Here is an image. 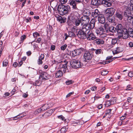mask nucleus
Masks as SVG:
<instances>
[{
  "mask_svg": "<svg viewBox=\"0 0 133 133\" xmlns=\"http://www.w3.org/2000/svg\"><path fill=\"white\" fill-rule=\"evenodd\" d=\"M57 10L60 15H64L70 11V8L69 5L65 6L62 4L58 6Z\"/></svg>",
  "mask_w": 133,
  "mask_h": 133,
  "instance_id": "obj_1",
  "label": "nucleus"
},
{
  "mask_svg": "<svg viewBox=\"0 0 133 133\" xmlns=\"http://www.w3.org/2000/svg\"><path fill=\"white\" fill-rule=\"evenodd\" d=\"M71 65L73 68H77L81 67L82 65V63L79 61L75 59L72 60L71 62Z\"/></svg>",
  "mask_w": 133,
  "mask_h": 133,
  "instance_id": "obj_2",
  "label": "nucleus"
},
{
  "mask_svg": "<svg viewBox=\"0 0 133 133\" xmlns=\"http://www.w3.org/2000/svg\"><path fill=\"white\" fill-rule=\"evenodd\" d=\"M39 72L41 73L39 78L40 81H42L43 79L46 80L49 78L50 76L46 72H43L41 70H40Z\"/></svg>",
  "mask_w": 133,
  "mask_h": 133,
  "instance_id": "obj_3",
  "label": "nucleus"
},
{
  "mask_svg": "<svg viewBox=\"0 0 133 133\" xmlns=\"http://www.w3.org/2000/svg\"><path fill=\"white\" fill-rule=\"evenodd\" d=\"M82 29V30L87 34H88L90 32L91 29L92 28L90 26V25L88 24L83 25Z\"/></svg>",
  "mask_w": 133,
  "mask_h": 133,
  "instance_id": "obj_4",
  "label": "nucleus"
},
{
  "mask_svg": "<svg viewBox=\"0 0 133 133\" xmlns=\"http://www.w3.org/2000/svg\"><path fill=\"white\" fill-rule=\"evenodd\" d=\"M84 50V49L80 48L77 49L72 51V56L74 57L75 56L80 54Z\"/></svg>",
  "mask_w": 133,
  "mask_h": 133,
  "instance_id": "obj_5",
  "label": "nucleus"
},
{
  "mask_svg": "<svg viewBox=\"0 0 133 133\" xmlns=\"http://www.w3.org/2000/svg\"><path fill=\"white\" fill-rule=\"evenodd\" d=\"M81 21V26L83 24H88V23L90 21L89 17H87L83 16L80 18Z\"/></svg>",
  "mask_w": 133,
  "mask_h": 133,
  "instance_id": "obj_6",
  "label": "nucleus"
},
{
  "mask_svg": "<svg viewBox=\"0 0 133 133\" xmlns=\"http://www.w3.org/2000/svg\"><path fill=\"white\" fill-rule=\"evenodd\" d=\"M115 11V9L113 8H108L105 10V14L107 16L112 15Z\"/></svg>",
  "mask_w": 133,
  "mask_h": 133,
  "instance_id": "obj_7",
  "label": "nucleus"
},
{
  "mask_svg": "<svg viewBox=\"0 0 133 133\" xmlns=\"http://www.w3.org/2000/svg\"><path fill=\"white\" fill-rule=\"evenodd\" d=\"M96 33L98 35L101 36L105 35V34L104 33L105 31L103 26H100L99 28H97L95 31Z\"/></svg>",
  "mask_w": 133,
  "mask_h": 133,
  "instance_id": "obj_8",
  "label": "nucleus"
},
{
  "mask_svg": "<svg viewBox=\"0 0 133 133\" xmlns=\"http://www.w3.org/2000/svg\"><path fill=\"white\" fill-rule=\"evenodd\" d=\"M93 56V55L88 51L86 52L84 55V57L86 61L91 60Z\"/></svg>",
  "mask_w": 133,
  "mask_h": 133,
  "instance_id": "obj_9",
  "label": "nucleus"
},
{
  "mask_svg": "<svg viewBox=\"0 0 133 133\" xmlns=\"http://www.w3.org/2000/svg\"><path fill=\"white\" fill-rule=\"evenodd\" d=\"M77 36L80 39H84L86 38L87 34L82 30H80L77 34Z\"/></svg>",
  "mask_w": 133,
  "mask_h": 133,
  "instance_id": "obj_10",
  "label": "nucleus"
},
{
  "mask_svg": "<svg viewBox=\"0 0 133 133\" xmlns=\"http://www.w3.org/2000/svg\"><path fill=\"white\" fill-rule=\"evenodd\" d=\"M100 14L98 10L96 9L93 11L91 13V16L94 18H97Z\"/></svg>",
  "mask_w": 133,
  "mask_h": 133,
  "instance_id": "obj_11",
  "label": "nucleus"
},
{
  "mask_svg": "<svg viewBox=\"0 0 133 133\" xmlns=\"http://www.w3.org/2000/svg\"><path fill=\"white\" fill-rule=\"evenodd\" d=\"M116 17L120 20H122L123 17V13L119 9H118L116 13Z\"/></svg>",
  "mask_w": 133,
  "mask_h": 133,
  "instance_id": "obj_12",
  "label": "nucleus"
},
{
  "mask_svg": "<svg viewBox=\"0 0 133 133\" xmlns=\"http://www.w3.org/2000/svg\"><path fill=\"white\" fill-rule=\"evenodd\" d=\"M86 35V38L89 41H91L94 40L96 38L95 36L92 33H90Z\"/></svg>",
  "mask_w": 133,
  "mask_h": 133,
  "instance_id": "obj_13",
  "label": "nucleus"
},
{
  "mask_svg": "<svg viewBox=\"0 0 133 133\" xmlns=\"http://www.w3.org/2000/svg\"><path fill=\"white\" fill-rule=\"evenodd\" d=\"M54 109V110L52 109H50L48 110L42 115V116L45 118H46L49 116H50L53 112L55 110V109Z\"/></svg>",
  "mask_w": 133,
  "mask_h": 133,
  "instance_id": "obj_14",
  "label": "nucleus"
},
{
  "mask_svg": "<svg viewBox=\"0 0 133 133\" xmlns=\"http://www.w3.org/2000/svg\"><path fill=\"white\" fill-rule=\"evenodd\" d=\"M116 31L117 30L118 34H121L123 31L124 29L121 24H118L116 26Z\"/></svg>",
  "mask_w": 133,
  "mask_h": 133,
  "instance_id": "obj_15",
  "label": "nucleus"
},
{
  "mask_svg": "<svg viewBox=\"0 0 133 133\" xmlns=\"http://www.w3.org/2000/svg\"><path fill=\"white\" fill-rule=\"evenodd\" d=\"M56 17L57 18V21L61 23H64L66 21V19L65 18H63L61 16L58 15H56Z\"/></svg>",
  "mask_w": 133,
  "mask_h": 133,
  "instance_id": "obj_16",
  "label": "nucleus"
},
{
  "mask_svg": "<svg viewBox=\"0 0 133 133\" xmlns=\"http://www.w3.org/2000/svg\"><path fill=\"white\" fill-rule=\"evenodd\" d=\"M98 19L99 23H104L105 21V18L104 15L102 14H100L98 17Z\"/></svg>",
  "mask_w": 133,
  "mask_h": 133,
  "instance_id": "obj_17",
  "label": "nucleus"
},
{
  "mask_svg": "<svg viewBox=\"0 0 133 133\" xmlns=\"http://www.w3.org/2000/svg\"><path fill=\"white\" fill-rule=\"evenodd\" d=\"M121 34H122V36L123 38L124 39H127L129 35L128 33L127 30L124 28L122 32L121 33Z\"/></svg>",
  "mask_w": 133,
  "mask_h": 133,
  "instance_id": "obj_18",
  "label": "nucleus"
},
{
  "mask_svg": "<svg viewBox=\"0 0 133 133\" xmlns=\"http://www.w3.org/2000/svg\"><path fill=\"white\" fill-rule=\"evenodd\" d=\"M53 105V104L51 105L50 103L48 104H45L41 108H42V110L43 111L47 109H48L50 107L52 106Z\"/></svg>",
  "mask_w": 133,
  "mask_h": 133,
  "instance_id": "obj_19",
  "label": "nucleus"
},
{
  "mask_svg": "<svg viewBox=\"0 0 133 133\" xmlns=\"http://www.w3.org/2000/svg\"><path fill=\"white\" fill-rule=\"evenodd\" d=\"M123 51V49L120 47L114 49L112 52L114 54H115L119 53Z\"/></svg>",
  "mask_w": 133,
  "mask_h": 133,
  "instance_id": "obj_20",
  "label": "nucleus"
},
{
  "mask_svg": "<svg viewBox=\"0 0 133 133\" xmlns=\"http://www.w3.org/2000/svg\"><path fill=\"white\" fill-rule=\"evenodd\" d=\"M75 14L76 15L74 16H72L71 15L69 17L70 20H71L73 23L75 22V21L76 19H77L76 18V16H77V17L78 18V16L79 15V14L77 12H75Z\"/></svg>",
  "mask_w": 133,
  "mask_h": 133,
  "instance_id": "obj_21",
  "label": "nucleus"
},
{
  "mask_svg": "<svg viewBox=\"0 0 133 133\" xmlns=\"http://www.w3.org/2000/svg\"><path fill=\"white\" fill-rule=\"evenodd\" d=\"M107 19L109 22L114 23L115 21V17L113 15L108 16Z\"/></svg>",
  "mask_w": 133,
  "mask_h": 133,
  "instance_id": "obj_22",
  "label": "nucleus"
},
{
  "mask_svg": "<svg viewBox=\"0 0 133 133\" xmlns=\"http://www.w3.org/2000/svg\"><path fill=\"white\" fill-rule=\"evenodd\" d=\"M44 54H42L39 57V59L37 61L38 64H42L43 63L42 60H43L44 58Z\"/></svg>",
  "mask_w": 133,
  "mask_h": 133,
  "instance_id": "obj_23",
  "label": "nucleus"
},
{
  "mask_svg": "<svg viewBox=\"0 0 133 133\" xmlns=\"http://www.w3.org/2000/svg\"><path fill=\"white\" fill-rule=\"evenodd\" d=\"M91 51H95L96 54L97 55H98L101 54V53H103L102 50L101 49H96L94 48H91Z\"/></svg>",
  "mask_w": 133,
  "mask_h": 133,
  "instance_id": "obj_24",
  "label": "nucleus"
},
{
  "mask_svg": "<svg viewBox=\"0 0 133 133\" xmlns=\"http://www.w3.org/2000/svg\"><path fill=\"white\" fill-rule=\"evenodd\" d=\"M101 2L100 0H92L91 3L93 5L98 6L100 4Z\"/></svg>",
  "mask_w": 133,
  "mask_h": 133,
  "instance_id": "obj_25",
  "label": "nucleus"
},
{
  "mask_svg": "<svg viewBox=\"0 0 133 133\" xmlns=\"http://www.w3.org/2000/svg\"><path fill=\"white\" fill-rule=\"evenodd\" d=\"M63 73L61 70H59L55 74V77L59 78L61 77L63 75Z\"/></svg>",
  "mask_w": 133,
  "mask_h": 133,
  "instance_id": "obj_26",
  "label": "nucleus"
},
{
  "mask_svg": "<svg viewBox=\"0 0 133 133\" xmlns=\"http://www.w3.org/2000/svg\"><path fill=\"white\" fill-rule=\"evenodd\" d=\"M95 20L94 18H93L91 20L90 23L89 25H90V26L92 28V29H93L95 26Z\"/></svg>",
  "mask_w": 133,
  "mask_h": 133,
  "instance_id": "obj_27",
  "label": "nucleus"
},
{
  "mask_svg": "<svg viewBox=\"0 0 133 133\" xmlns=\"http://www.w3.org/2000/svg\"><path fill=\"white\" fill-rule=\"evenodd\" d=\"M65 63L63 64L62 65V67L61 68L63 69V71L64 73H65L66 71V70H68L67 69V63L68 62L66 63L65 62Z\"/></svg>",
  "mask_w": 133,
  "mask_h": 133,
  "instance_id": "obj_28",
  "label": "nucleus"
},
{
  "mask_svg": "<svg viewBox=\"0 0 133 133\" xmlns=\"http://www.w3.org/2000/svg\"><path fill=\"white\" fill-rule=\"evenodd\" d=\"M124 16L126 17L131 15V10H125L124 12Z\"/></svg>",
  "mask_w": 133,
  "mask_h": 133,
  "instance_id": "obj_29",
  "label": "nucleus"
},
{
  "mask_svg": "<svg viewBox=\"0 0 133 133\" xmlns=\"http://www.w3.org/2000/svg\"><path fill=\"white\" fill-rule=\"evenodd\" d=\"M95 42L96 44L98 45H101L103 44L104 43V41L102 39H97L95 40Z\"/></svg>",
  "mask_w": 133,
  "mask_h": 133,
  "instance_id": "obj_30",
  "label": "nucleus"
},
{
  "mask_svg": "<svg viewBox=\"0 0 133 133\" xmlns=\"http://www.w3.org/2000/svg\"><path fill=\"white\" fill-rule=\"evenodd\" d=\"M81 19L77 18V19L76 20L75 22L73 23L75 24L76 26H79V25H81Z\"/></svg>",
  "mask_w": 133,
  "mask_h": 133,
  "instance_id": "obj_31",
  "label": "nucleus"
},
{
  "mask_svg": "<svg viewBox=\"0 0 133 133\" xmlns=\"http://www.w3.org/2000/svg\"><path fill=\"white\" fill-rule=\"evenodd\" d=\"M70 4L72 6V7L74 9H77L76 6V2L74 0H72L71 1L70 3Z\"/></svg>",
  "mask_w": 133,
  "mask_h": 133,
  "instance_id": "obj_32",
  "label": "nucleus"
},
{
  "mask_svg": "<svg viewBox=\"0 0 133 133\" xmlns=\"http://www.w3.org/2000/svg\"><path fill=\"white\" fill-rule=\"evenodd\" d=\"M127 20L129 23H133V16H132L131 15L127 17Z\"/></svg>",
  "mask_w": 133,
  "mask_h": 133,
  "instance_id": "obj_33",
  "label": "nucleus"
},
{
  "mask_svg": "<svg viewBox=\"0 0 133 133\" xmlns=\"http://www.w3.org/2000/svg\"><path fill=\"white\" fill-rule=\"evenodd\" d=\"M108 31L114 33L115 32V31H116V28H114L112 26H111L109 27Z\"/></svg>",
  "mask_w": 133,
  "mask_h": 133,
  "instance_id": "obj_34",
  "label": "nucleus"
},
{
  "mask_svg": "<svg viewBox=\"0 0 133 133\" xmlns=\"http://www.w3.org/2000/svg\"><path fill=\"white\" fill-rule=\"evenodd\" d=\"M83 16L87 17H89L91 15V13L89 10L84 11L83 12Z\"/></svg>",
  "mask_w": 133,
  "mask_h": 133,
  "instance_id": "obj_35",
  "label": "nucleus"
},
{
  "mask_svg": "<svg viewBox=\"0 0 133 133\" xmlns=\"http://www.w3.org/2000/svg\"><path fill=\"white\" fill-rule=\"evenodd\" d=\"M68 129V127H64L61 129V131L62 133H64Z\"/></svg>",
  "mask_w": 133,
  "mask_h": 133,
  "instance_id": "obj_36",
  "label": "nucleus"
},
{
  "mask_svg": "<svg viewBox=\"0 0 133 133\" xmlns=\"http://www.w3.org/2000/svg\"><path fill=\"white\" fill-rule=\"evenodd\" d=\"M109 27V25L108 24H106L104 25L103 27L105 29H104L105 32L108 31Z\"/></svg>",
  "mask_w": 133,
  "mask_h": 133,
  "instance_id": "obj_37",
  "label": "nucleus"
},
{
  "mask_svg": "<svg viewBox=\"0 0 133 133\" xmlns=\"http://www.w3.org/2000/svg\"><path fill=\"white\" fill-rule=\"evenodd\" d=\"M110 41L111 42L112 44L114 45L117 42V39L116 38H115L112 39H110Z\"/></svg>",
  "mask_w": 133,
  "mask_h": 133,
  "instance_id": "obj_38",
  "label": "nucleus"
},
{
  "mask_svg": "<svg viewBox=\"0 0 133 133\" xmlns=\"http://www.w3.org/2000/svg\"><path fill=\"white\" fill-rule=\"evenodd\" d=\"M8 61L7 59L4 60L3 62V67L6 66L8 65Z\"/></svg>",
  "mask_w": 133,
  "mask_h": 133,
  "instance_id": "obj_39",
  "label": "nucleus"
},
{
  "mask_svg": "<svg viewBox=\"0 0 133 133\" xmlns=\"http://www.w3.org/2000/svg\"><path fill=\"white\" fill-rule=\"evenodd\" d=\"M42 110V108H38L34 111V114L35 115L37 114L40 112Z\"/></svg>",
  "mask_w": 133,
  "mask_h": 133,
  "instance_id": "obj_40",
  "label": "nucleus"
},
{
  "mask_svg": "<svg viewBox=\"0 0 133 133\" xmlns=\"http://www.w3.org/2000/svg\"><path fill=\"white\" fill-rule=\"evenodd\" d=\"M108 71L105 70H104L101 72L102 75L103 76H105L107 75L108 73Z\"/></svg>",
  "mask_w": 133,
  "mask_h": 133,
  "instance_id": "obj_41",
  "label": "nucleus"
},
{
  "mask_svg": "<svg viewBox=\"0 0 133 133\" xmlns=\"http://www.w3.org/2000/svg\"><path fill=\"white\" fill-rule=\"evenodd\" d=\"M33 35L34 38H37L38 36H39V34L37 32H36L33 33Z\"/></svg>",
  "mask_w": 133,
  "mask_h": 133,
  "instance_id": "obj_42",
  "label": "nucleus"
},
{
  "mask_svg": "<svg viewBox=\"0 0 133 133\" xmlns=\"http://www.w3.org/2000/svg\"><path fill=\"white\" fill-rule=\"evenodd\" d=\"M76 26H74L71 29V30L74 33H76L77 32V30Z\"/></svg>",
  "mask_w": 133,
  "mask_h": 133,
  "instance_id": "obj_43",
  "label": "nucleus"
},
{
  "mask_svg": "<svg viewBox=\"0 0 133 133\" xmlns=\"http://www.w3.org/2000/svg\"><path fill=\"white\" fill-rule=\"evenodd\" d=\"M75 35V34L73 32L71 31L68 32V36L70 37H72L74 36Z\"/></svg>",
  "mask_w": 133,
  "mask_h": 133,
  "instance_id": "obj_44",
  "label": "nucleus"
},
{
  "mask_svg": "<svg viewBox=\"0 0 133 133\" xmlns=\"http://www.w3.org/2000/svg\"><path fill=\"white\" fill-rule=\"evenodd\" d=\"M67 46V45L66 44L61 46V50H65Z\"/></svg>",
  "mask_w": 133,
  "mask_h": 133,
  "instance_id": "obj_45",
  "label": "nucleus"
},
{
  "mask_svg": "<svg viewBox=\"0 0 133 133\" xmlns=\"http://www.w3.org/2000/svg\"><path fill=\"white\" fill-rule=\"evenodd\" d=\"M112 104H114L116 103L115 99L114 98H112L110 100Z\"/></svg>",
  "mask_w": 133,
  "mask_h": 133,
  "instance_id": "obj_46",
  "label": "nucleus"
},
{
  "mask_svg": "<svg viewBox=\"0 0 133 133\" xmlns=\"http://www.w3.org/2000/svg\"><path fill=\"white\" fill-rule=\"evenodd\" d=\"M73 82L71 80H68L66 81V83L67 85H69L72 83Z\"/></svg>",
  "mask_w": 133,
  "mask_h": 133,
  "instance_id": "obj_47",
  "label": "nucleus"
},
{
  "mask_svg": "<svg viewBox=\"0 0 133 133\" xmlns=\"http://www.w3.org/2000/svg\"><path fill=\"white\" fill-rule=\"evenodd\" d=\"M26 36L25 35H23L21 37V41H22V42L26 39Z\"/></svg>",
  "mask_w": 133,
  "mask_h": 133,
  "instance_id": "obj_48",
  "label": "nucleus"
},
{
  "mask_svg": "<svg viewBox=\"0 0 133 133\" xmlns=\"http://www.w3.org/2000/svg\"><path fill=\"white\" fill-rule=\"evenodd\" d=\"M58 118L59 119H61L62 121H64L65 120L64 117L62 115H60L58 116Z\"/></svg>",
  "mask_w": 133,
  "mask_h": 133,
  "instance_id": "obj_49",
  "label": "nucleus"
},
{
  "mask_svg": "<svg viewBox=\"0 0 133 133\" xmlns=\"http://www.w3.org/2000/svg\"><path fill=\"white\" fill-rule=\"evenodd\" d=\"M128 33L129 36L131 37H133V31H131V32H128Z\"/></svg>",
  "mask_w": 133,
  "mask_h": 133,
  "instance_id": "obj_50",
  "label": "nucleus"
},
{
  "mask_svg": "<svg viewBox=\"0 0 133 133\" xmlns=\"http://www.w3.org/2000/svg\"><path fill=\"white\" fill-rule=\"evenodd\" d=\"M60 2L62 4H64L66 3L67 0H60Z\"/></svg>",
  "mask_w": 133,
  "mask_h": 133,
  "instance_id": "obj_51",
  "label": "nucleus"
},
{
  "mask_svg": "<svg viewBox=\"0 0 133 133\" xmlns=\"http://www.w3.org/2000/svg\"><path fill=\"white\" fill-rule=\"evenodd\" d=\"M129 47L131 48L133 47V43L132 42H130L128 44Z\"/></svg>",
  "mask_w": 133,
  "mask_h": 133,
  "instance_id": "obj_52",
  "label": "nucleus"
},
{
  "mask_svg": "<svg viewBox=\"0 0 133 133\" xmlns=\"http://www.w3.org/2000/svg\"><path fill=\"white\" fill-rule=\"evenodd\" d=\"M128 76L130 77H131L133 76V73L132 71L129 72L128 74Z\"/></svg>",
  "mask_w": 133,
  "mask_h": 133,
  "instance_id": "obj_53",
  "label": "nucleus"
},
{
  "mask_svg": "<svg viewBox=\"0 0 133 133\" xmlns=\"http://www.w3.org/2000/svg\"><path fill=\"white\" fill-rule=\"evenodd\" d=\"M25 21L26 23L29 22L31 21V18L30 17H29L26 19Z\"/></svg>",
  "mask_w": 133,
  "mask_h": 133,
  "instance_id": "obj_54",
  "label": "nucleus"
},
{
  "mask_svg": "<svg viewBox=\"0 0 133 133\" xmlns=\"http://www.w3.org/2000/svg\"><path fill=\"white\" fill-rule=\"evenodd\" d=\"M111 110L110 109L107 110L106 112V114H111Z\"/></svg>",
  "mask_w": 133,
  "mask_h": 133,
  "instance_id": "obj_55",
  "label": "nucleus"
},
{
  "mask_svg": "<svg viewBox=\"0 0 133 133\" xmlns=\"http://www.w3.org/2000/svg\"><path fill=\"white\" fill-rule=\"evenodd\" d=\"M74 94V92H71L69 93L67 95H66V97L67 98L68 97H69L71 95L73 94Z\"/></svg>",
  "mask_w": 133,
  "mask_h": 133,
  "instance_id": "obj_56",
  "label": "nucleus"
},
{
  "mask_svg": "<svg viewBox=\"0 0 133 133\" xmlns=\"http://www.w3.org/2000/svg\"><path fill=\"white\" fill-rule=\"evenodd\" d=\"M106 104L108 105V106H110L112 104L110 100L106 102Z\"/></svg>",
  "mask_w": 133,
  "mask_h": 133,
  "instance_id": "obj_57",
  "label": "nucleus"
},
{
  "mask_svg": "<svg viewBox=\"0 0 133 133\" xmlns=\"http://www.w3.org/2000/svg\"><path fill=\"white\" fill-rule=\"evenodd\" d=\"M132 89V87H130V85H128L127 87V88L126 89V90H131Z\"/></svg>",
  "mask_w": 133,
  "mask_h": 133,
  "instance_id": "obj_58",
  "label": "nucleus"
},
{
  "mask_svg": "<svg viewBox=\"0 0 133 133\" xmlns=\"http://www.w3.org/2000/svg\"><path fill=\"white\" fill-rule=\"evenodd\" d=\"M130 10L132 11L133 10V4H130L129 6Z\"/></svg>",
  "mask_w": 133,
  "mask_h": 133,
  "instance_id": "obj_59",
  "label": "nucleus"
},
{
  "mask_svg": "<svg viewBox=\"0 0 133 133\" xmlns=\"http://www.w3.org/2000/svg\"><path fill=\"white\" fill-rule=\"evenodd\" d=\"M13 65L15 67H16L18 65V63L17 62H15L13 64Z\"/></svg>",
  "mask_w": 133,
  "mask_h": 133,
  "instance_id": "obj_60",
  "label": "nucleus"
},
{
  "mask_svg": "<svg viewBox=\"0 0 133 133\" xmlns=\"http://www.w3.org/2000/svg\"><path fill=\"white\" fill-rule=\"evenodd\" d=\"M55 48V46L54 45H52L51 46V49L52 50H54Z\"/></svg>",
  "mask_w": 133,
  "mask_h": 133,
  "instance_id": "obj_61",
  "label": "nucleus"
},
{
  "mask_svg": "<svg viewBox=\"0 0 133 133\" xmlns=\"http://www.w3.org/2000/svg\"><path fill=\"white\" fill-rule=\"evenodd\" d=\"M23 64L22 60H21L19 63V66H20Z\"/></svg>",
  "mask_w": 133,
  "mask_h": 133,
  "instance_id": "obj_62",
  "label": "nucleus"
},
{
  "mask_svg": "<svg viewBox=\"0 0 133 133\" xmlns=\"http://www.w3.org/2000/svg\"><path fill=\"white\" fill-rule=\"evenodd\" d=\"M103 105L102 104H101L99 105V106H98L97 108L99 109H101L102 108Z\"/></svg>",
  "mask_w": 133,
  "mask_h": 133,
  "instance_id": "obj_63",
  "label": "nucleus"
},
{
  "mask_svg": "<svg viewBox=\"0 0 133 133\" xmlns=\"http://www.w3.org/2000/svg\"><path fill=\"white\" fill-rule=\"evenodd\" d=\"M41 41V38H39L37 41V42L38 43H40Z\"/></svg>",
  "mask_w": 133,
  "mask_h": 133,
  "instance_id": "obj_64",
  "label": "nucleus"
}]
</instances>
